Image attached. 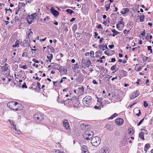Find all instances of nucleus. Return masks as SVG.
<instances>
[{
	"label": "nucleus",
	"instance_id": "obj_1",
	"mask_svg": "<svg viewBox=\"0 0 153 153\" xmlns=\"http://www.w3.org/2000/svg\"><path fill=\"white\" fill-rule=\"evenodd\" d=\"M92 144L94 146H97L101 142V139L98 136L93 137L91 140Z\"/></svg>",
	"mask_w": 153,
	"mask_h": 153
},
{
	"label": "nucleus",
	"instance_id": "obj_2",
	"mask_svg": "<svg viewBox=\"0 0 153 153\" xmlns=\"http://www.w3.org/2000/svg\"><path fill=\"white\" fill-rule=\"evenodd\" d=\"M78 97L77 98L76 97H75L74 98L68 99L67 100L69 103L73 102V106L74 107H78L79 104V102L78 100Z\"/></svg>",
	"mask_w": 153,
	"mask_h": 153
},
{
	"label": "nucleus",
	"instance_id": "obj_3",
	"mask_svg": "<svg viewBox=\"0 0 153 153\" xmlns=\"http://www.w3.org/2000/svg\"><path fill=\"white\" fill-rule=\"evenodd\" d=\"M94 135V132L91 131H86L83 135V137L86 140H90L92 138V137Z\"/></svg>",
	"mask_w": 153,
	"mask_h": 153
},
{
	"label": "nucleus",
	"instance_id": "obj_4",
	"mask_svg": "<svg viewBox=\"0 0 153 153\" xmlns=\"http://www.w3.org/2000/svg\"><path fill=\"white\" fill-rule=\"evenodd\" d=\"M33 118L36 120H39V121H42L44 119V117L43 115H42L40 113H36L33 115Z\"/></svg>",
	"mask_w": 153,
	"mask_h": 153
},
{
	"label": "nucleus",
	"instance_id": "obj_5",
	"mask_svg": "<svg viewBox=\"0 0 153 153\" xmlns=\"http://www.w3.org/2000/svg\"><path fill=\"white\" fill-rule=\"evenodd\" d=\"M51 13L56 18L57 17L59 14V12L55 10L53 7H51L50 9Z\"/></svg>",
	"mask_w": 153,
	"mask_h": 153
},
{
	"label": "nucleus",
	"instance_id": "obj_6",
	"mask_svg": "<svg viewBox=\"0 0 153 153\" xmlns=\"http://www.w3.org/2000/svg\"><path fill=\"white\" fill-rule=\"evenodd\" d=\"M140 94L139 91L138 90L132 93L130 96V100H132L137 97Z\"/></svg>",
	"mask_w": 153,
	"mask_h": 153
},
{
	"label": "nucleus",
	"instance_id": "obj_7",
	"mask_svg": "<svg viewBox=\"0 0 153 153\" xmlns=\"http://www.w3.org/2000/svg\"><path fill=\"white\" fill-rule=\"evenodd\" d=\"M56 68V69L58 70L62 74H67L68 70L65 68Z\"/></svg>",
	"mask_w": 153,
	"mask_h": 153
},
{
	"label": "nucleus",
	"instance_id": "obj_8",
	"mask_svg": "<svg viewBox=\"0 0 153 153\" xmlns=\"http://www.w3.org/2000/svg\"><path fill=\"white\" fill-rule=\"evenodd\" d=\"M123 120L122 118H119L117 119L115 121V123L117 125L121 126L123 124Z\"/></svg>",
	"mask_w": 153,
	"mask_h": 153
},
{
	"label": "nucleus",
	"instance_id": "obj_9",
	"mask_svg": "<svg viewBox=\"0 0 153 153\" xmlns=\"http://www.w3.org/2000/svg\"><path fill=\"white\" fill-rule=\"evenodd\" d=\"M63 126L66 129L69 130L70 129L69 123L67 120H64L63 122Z\"/></svg>",
	"mask_w": 153,
	"mask_h": 153
},
{
	"label": "nucleus",
	"instance_id": "obj_10",
	"mask_svg": "<svg viewBox=\"0 0 153 153\" xmlns=\"http://www.w3.org/2000/svg\"><path fill=\"white\" fill-rule=\"evenodd\" d=\"M26 20L29 25L31 24L33 22V21L32 19V18L29 15H28L27 17Z\"/></svg>",
	"mask_w": 153,
	"mask_h": 153
},
{
	"label": "nucleus",
	"instance_id": "obj_11",
	"mask_svg": "<svg viewBox=\"0 0 153 153\" xmlns=\"http://www.w3.org/2000/svg\"><path fill=\"white\" fill-rule=\"evenodd\" d=\"M130 10L129 8H124L121 11V13L123 14H125L128 13Z\"/></svg>",
	"mask_w": 153,
	"mask_h": 153
},
{
	"label": "nucleus",
	"instance_id": "obj_12",
	"mask_svg": "<svg viewBox=\"0 0 153 153\" xmlns=\"http://www.w3.org/2000/svg\"><path fill=\"white\" fill-rule=\"evenodd\" d=\"M82 103L84 105L87 107H89L90 106L89 101L88 100H83Z\"/></svg>",
	"mask_w": 153,
	"mask_h": 153
},
{
	"label": "nucleus",
	"instance_id": "obj_13",
	"mask_svg": "<svg viewBox=\"0 0 153 153\" xmlns=\"http://www.w3.org/2000/svg\"><path fill=\"white\" fill-rule=\"evenodd\" d=\"M12 129L13 131L15 133L19 134V132H20L19 131L18 129L16 128V126L15 125H13V127H12Z\"/></svg>",
	"mask_w": 153,
	"mask_h": 153
},
{
	"label": "nucleus",
	"instance_id": "obj_14",
	"mask_svg": "<svg viewBox=\"0 0 153 153\" xmlns=\"http://www.w3.org/2000/svg\"><path fill=\"white\" fill-rule=\"evenodd\" d=\"M102 153H109V149L107 147H105L101 150Z\"/></svg>",
	"mask_w": 153,
	"mask_h": 153
},
{
	"label": "nucleus",
	"instance_id": "obj_15",
	"mask_svg": "<svg viewBox=\"0 0 153 153\" xmlns=\"http://www.w3.org/2000/svg\"><path fill=\"white\" fill-rule=\"evenodd\" d=\"M19 40H17L15 42V44L14 45H12V47L13 48H18L19 47Z\"/></svg>",
	"mask_w": 153,
	"mask_h": 153
},
{
	"label": "nucleus",
	"instance_id": "obj_16",
	"mask_svg": "<svg viewBox=\"0 0 153 153\" xmlns=\"http://www.w3.org/2000/svg\"><path fill=\"white\" fill-rule=\"evenodd\" d=\"M112 77V76H110L106 75L103 78V80H104L109 81V79L111 77Z\"/></svg>",
	"mask_w": 153,
	"mask_h": 153
},
{
	"label": "nucleus",
	"instance_id": "obj_17",
	"mask_svg": "<svg viewBox=\"0 0 153 153\" xmlns=\"http://www.w3.org/2000/svg\"><path fill=\"white\" fill-rule=\"evenodd\" d=\"M139 137L142 140H144V135L143 132H140L139 134Z\"/></svg>",
	"mask_w": 153,
	"mask_h": 153
},
{
	"label": "nucleus",
	"instance_id": "obj_18",
	"mask_svg": "<svg viewBox=\"0 0 153 153\" xmlns=\"http://www.w3.org/2000/svg\"><path fill=\"white\" fill-rule=\"evenodd\" d=\"M47 48L50 50V52L51 53H54L55 50L53 47L50 45L47 46Z\"/></svg>",
	"mask_w": 153,
	"mask_h": 153
},
{
	"label": "nucleus",
	"instance_id": "obj_19",
	"mask_svg": "<svg viewBox=\"0 0 153 153\" xmlns=\"http://www.w3.org/2000/svg\"><path fill=\"white\" fill-rule=\"evenodd\" d=\"M53 57V54L50 53H48L47 56V58L49 60L50 62H51V60L52 59Z\"/></svg>",
	"mask_w": 153,
	"mask_h": 153
},
{
	"label": "nucleus",
	"instance_id": "obj_20",
	"mask_svg": "<svg viewBox=\"0 0 153 153\" xmlns=\"http://www.w3.org/2000/svg\"><path fill=\"white\" fill-rule=\"evenodd\" d=\"M81 150L83 152L88 151L87 148L86 146L85 145L82 146L81 148Z\"/></svg>",
	"mask_w": 153,
	"mask_h": 153
},
{
	"label": "nucleus",
	"instance_id": "obj_21",
	"mask_svg": "<svg viewBox=\"0 0 153 153\" xmlns=\"http://www.w3.org/2000/svg\"><path fill=\"white\" fill-rule=\"evenodd\" d=\"M12 102L10 101L8 102L7 104V106L12 109H14V108H13V107L11 106V105H12Z\"/></svg>",
	"mask_w": 153,
	"mask_h": 153
},
{
	"label": "nucleus",
	"instance_id": "obj_22",
	"mask_svg": "<svg viewBox=\"0 0 153 153\" xmlns=\"http://www.w3.org/2000/svg\"><path fill=\"white\" fill-rule=\"evenodd\" d=\"M25 6V3L24 2H19L18 5V8L20 9L22 8V6Z\"/></svg>",
	"mask_w": 153,
	"mask_h": 153
},
{
	"label": "nucleus",
	"instance_id": "obj_23",
	"mask_svg": "<svg viewBox=\"0 0 153 153\" xmlns=\"http://www.w3.org/2000/svg\"><path fill=\"white\" fill-rule=\"evenodd\" d=\"M92 99V97L91 96H87L85 97L83 99V100H90Z\"/></svg>",
	"mask_w": 153,
	"mask_h": 153
},
{
	"label": "nucleus",
	"instance_id": "obj_24",
	"mask_svg": "<svg viewBox=\"0 0 153 153\" xmlns=\"http://www.w3.org/2000/svg\"><path fill=\"white\" fill-rule=\"evenodd\" d=\"M126 72L123 70H121L120 71L121 74H122L123 75L122 76V77L123 76H126Z\"/></svg>",
	"mask_w": 153,
	"mask_h": 153
},
{
	"label": "nucleus",
	"instance_id": "obj_25",
	"mask_svg": "<svg viewBox=\"0 0 153 153\" xmlns=\"http://www.w3.org/2000/svg\"><path fill=\"white\" fill-rule=\"evenodd\" d=\"M66 11L68 13L70 14L71 15H72L73 13H74V11L70 9H67Z\"/></svg>",
	"mask_w": 153,
	"mask_h": 153
},
{
	"label": "nucleus",
	"instance_id": "obj_26",
	"mask_svg": "<svg viewBox=\"0 0 153 153\" xmlns=\"http://www.w3.org/2000/svg\"><path fill=\"white\" fill-rule=\"evenodd\" d=\"M145 16L143 14V15L141 16L140 17V21L141 22H143L144 21Z\"/></svg>",
	"mask_w": 153,
	"mask_h": 153
},
{
	"label": "nucleus",
	"instance_id": "obj_27",
	"mask_svg": "<svg viewBox=\"0 0 153 153\" xmlns=\"http://www.w3.org/2000/svg\"><path fill=\"white\" fill-rule=\"evenodd\" d=\"M118 116L117 114L116 113H115L112 116L110 117L109 118V119L112 120L114 118Z\"/></svg>",
	"mask_w": 153,
	"mask_h": 153
},
{
	"label": "nucleus",
	"instance_id": "obj_28",
	"mask_svg": "<svg viewBox=\"0 0 153 153\" xmlns=\"http://www.w3.org/2000/svg\"><path fill=\"white\" fill-rule=\"evenodd\" d=\"M91 62L90 60H88L86 62V63H85L86 65V67H89L91 64Z\"/></svg>",
	"mask_w": 153,
	"mask_h": 153
},
{
	"label": "nucleus",
	"instance_id": "obj_29",
	"mask_svg": "<svg viewBox=\"0 0 153 153\" xmlns=\"http://www.w3.org/2000/svg\"><path fill=\"white\" fill-rule=\"evenodd\" d=\"M110 125L109 124H108L105 125V127L106 128V129L107 130L111 131L112 129H111V127H110Z\"/></svg>",
	"mask_w": 153,
	"mask_h": 153
},
{
	"label": "nucleus",
	"instance_id": "obj_30",
	"mask_svg": "<svg viewBox=\"0 0 153 153\" xmlns=\"http://www.w3.org/2000/svg\"><path fill=\"white\" fill-rule=\"evenodd\" d=\"M105 7H110L111 3H109L108 1H106L105 2Z\"/></svg>",
	"mask_w": 153,
	"mask_h": 153
},
{
	"label": "nucleus",
	"instance_id": "obj_31",
	"mask_svg": "<svg viewBox=\"0 0 153 153\" xmlns=\"http://www.w3.org/2000/svg\"><path fill=\"white\" fill-rule=\"evenodd\" d=\"M41 88L36 87L35 88H34V90H35V91H36L37 92L39 93V92L41 90Z\"/></svg>",
	"mask_w": 153,
	"mask_h": 153
},
{
	"label": "nucleus",
	"instance_id": "obj_32",
	"mask_svg": "<svg viewBox=\"0 0 153 153\" xmlns=\"http://www.w3.org/2000/svg\"><path fill=\"white\" fill-rule=\"evenodd\" d=\"M150 147V145L149 143H146L145 144L144 148L148 149Z\"/></svg>",
	"mask_w": 153,
	"mask_h": 153
},
{
	"label": "nucleus",
	"instance_id": "obj_33",
	"mask_svg": "<svg viewBox=\"0 0 153 153\" xmlns=\"http://www.w3.org/2000/svg\"><path fill=\"white\" fill-rule=\"evenodd\" d=\"M35 14H32L30 16V17L32 18L33 21L34 19L36 18V16H35Z\"/></svg>",
	"mask_w": 153,
	"mask_h": 153
},
{
	"label": "nucleus",
	"instance_id": "obj_34",
	"mask_svg": "<svg viewBox=\"0 0 153 153\" xmlns=\"http://www.w3.org/2000/svg\"><path fill=\"white\" fill-rule=\"evenodd\" d=\"M144 118L143 119L141 120L137 124V126H140L142 123L143 122V121L144 120Z\"/></svg>",
	"mask_w": 153,
	"mask_h": 153
},
{
	"label": "nucleus",
	"instance_id": "obj_35",
	"mask_svg": "<svg viewBox=\"0 0 153 153\" xmlns=\"http://www.w3.org/2000/svg\"><path fill=\"white\" fill-rule=\"evenodd\" d=\"M2 69L3 68V69H2V71L4 73H5L8 70V68H1Z\"/></svg>",
	"mask_w": 153,
	"mask_h": 153
},
{
	"label": "nucleus",
	"instance_id": "obj_36",
	"mask_svg": "<svg viewBox=\"0 0 153 153\" xmlns=\"http://www.w3.org/2000/svg\"><path fill=\"white\" fill-rule=\"evenodd\" d=\"M148 50L150 51V53H152V47L151 46H148L147 47Z\"/></svg>",
	"mask_w": 153,
	"mask_h": 153
},
{
	"label": "nucleus",
	"instance_id": "obj_37",
	"mask_svg": "<svg viewBox=\"0 0 153 153\" xmlns=\"http://www.w3.org/2000/svg\"><path fill=\"white\" fill-rule=\"evenodd\" d=\"M22 88H27V87L26 85L25 82H24V84L22 85Z\"/></svg>",
	"mask_w": 153,
	"mask_h": 153
},
{
	"label": "nucleus",
	"instance_id": "obj_38",
	"mask_svg": "<svg viewBox=\"0 0 153 153\" xmlns=\"http://www.w3.org/2000/svg\"><path fill=\"white\" fill-rule=\"evenodd\" d=\"M143 104L144 107H146L147 106H148V104L147 102L146 101H143Z\"/></svg>",
	"mask_w": 153,
	"mask_h": 153
},
{
	"label": "nucleus",
	"instance_id": "obj_39",
	"mask_svg": "<svg viewBox=\"0 0 153 153\" xmlns=\"http://www.w3.org/2000/svg\"><path fill=\"white\" fill-rule=\"evenodd\" d=\"M103 102L105 104H107L110 103V102L108 101V100H103Z\"/></svg>",
	"mask_w": 153,
	"mask_h": 153
},
{
	"label": "nucleus",
	"instance_id": "obj_40",
	"mask_svg": "<svg viewBox=\"0 0 153 153\" xmlns=\"http://www.w3.org/2000/svg\"><path fill=\"white\" fill-rule=\"evenodd\" d=\"M94 108L96 109H98L100 110L101 109V107L99 106H97V105H95L94 107Z\"/></svg>",
	"mask_w": 153,
	"mask_h": 153
},
{
	"label": "nucleus",
	"instance_id": "obj_41",
	"mask_svg": "<svg viewBox=\"0 0 153 153\" xmlns=\"http://www.w3.org/2000/svg\"><path fill=\"white\" fill-rule=\"evenodd\" d=\"M78 89H79V90H81V91H82V92H84V90H85L84 88V87H82L80 88H79Z\"/></svg>",
	"mask_w": 153,
	"mask_h": 153
},
{
	"label": "nucleus",
	"instance_id": "obj_42",
	"mask_svg": "<svg viewBox=\"0 0 153 153\" xmlns=\"http://www.w3.org/2000/svg\"><path fill=\"white\" fill-rule=\"evenodd\" d=\"M66 79V77H63V78L60 80V81L59 82L60 83H62L63 81H64L65 80V79Z\"/></svg>",
	"mask_w": 153,
	"mask_h": 153
},
{
	"label": "nucleus",
	"instance_id": "obj_43",
	"mask_svg": "<svg viewBox=\"0 0 153 153\" xmlns=\"http://www.w3.org/2000/svg\"><path fill=\"white\" fill-rule=\"evenodd\" d=\"M143 130V134H148V132H147V131L145 130V129H141V130Z\"/></svg>",
	"mask_w": 153,
	"mask_h": 153
},
{
	"label": "nucleus",
	"instance_id": "obj_44",
	"mask_svg": "<svg viewBox=\"0 0 153 153\" xmlns=\"http://www.w3.org/2000/svg\"><path fill=\"white\" fill-rule=\"evenodd\" d=\"M114 134L116 136H119L120 134L119 132L117 131H115Z\"/></svg>",
	"mask_w": 153,
	"mask_h": 153
},
{
	"label": "nucleus",
	"instance_id": "obj_45",
	"mask_svg": "<svg viewBox=\"0 0 153 153\" xmlns=\"http://www.w3.org/2000/svg\"><path fill=\"white\" fill-rule=\"evenodd\" d=\"M97 98L98 99L97 102H99L100 103V105L102 106V107H103V105L102 101L100 102L98 100V98L97 97Z\"/></svg>",
	"mask_w": 153,
	"mask_h": 153
},
{
	"label": "nucleus",
	"instance_id": "obj_46",
	"mask_svg": "<svg viewBox=\"0 0 153 153\" xmlns=\"http://www.w3.org/2000/svg\"><path fill=\"white\" fill-rule=\"evenodd\" d=\"M12 102L13 105L16 106L18 104V103L17 102H15L13 101Z\"/></svg>",
	"mask_w": 153,
	"mask_h": 153
},
{
	"label": "nucleus",
	"instance_id": "obj_47",
	"mask_svg": "<svg viewBox=\"0 0 153 153\" xmlns=\"http://www.w3.org/2000/svg\"><path fill=\"white\" fill-rule=\"evenodd\" d=\"M4 75L5 76L7 77L10 76V74L8 72L7 73H5L4 74Z\"/></svg>",
	"mask_w": 153,
	"mask_h": 153
},
{
	"label": "nucleus",
	"instance_id": "obj_48",
	"mask_svg": "<svg viewBox=\"0 0 153 153\" xmlns=\"http://www.w3.org/2000/svg\"><path fill=\"white\" fill-rule=\"evenodd\" d=\"M57 82H58V81H56V82L53 81V86H56V87L57 86V85L56 84V83Z\"/></svg>",
	"mask_w": 153,
	"mask_h": 153
},
{
	"label": "nucleus",
	"instance_id": "obj_49",
	"mask_svg": "<svg viewBox=\"0 0 153 153\" xmlns=\"http://www.w3.org/2000/svg\"><path fill=\"white\" fill-rule=\"evenodd\" d=\"M116 59L114 58H113L111 59V61H109V62H114L115 61Z\"/></svg>",
	"mask_w": 153,
	"mask_h": 153
},
{
	"label": "nucleus",
	"instance_id": "obj_50",
	"mask_svg": "<svg viewBox=\"0 0 153 153\" xmlns=\"http://www.w3.org/2000/svg\"><path fill=\"white\" fill-rule=\"evenodd\" d=\"M92 82L93 84H96V85H98V83L95 80H93L92 81Z\"/></svg>",
	"mask_w": 153,
	"mask_h": 153
},
{
	"label": "nucleus",
	"instance_id": "obj_51",
	"mask_svg": "<svg viewBox=\"0 0 153 153\" xmlns=\"http://www.w3.org/2000/svg\"><path fill=\"white\" fill-rule=\"evenodd\" d=\"M33 61L36 63H38L39 62V61L38 60H36L35 59H33Z\"/></svg>",
	"mask_w": 153,
	"mask_h": 153
},
{
	"label": "nucleus",
	"instance_id": "obj_52",
	"mask_svg": "<svg viewBox=\"0 0 153 153\" xmlns=\"http://www.w3.org/2000/svg\"><path fill=\"white\" fill-rule=\"evenodd\" d=\"M109 48L110 49H112L114 47V45H110L108 46Z\"/></svg>",
	"mask_w": 153,
	"mask_h": 153
},
{
	"label": "nucleus",
	"instance_id": "obj_53",
	"mask_svg": "<svg viewBox=\"0 0 153 153\" xmlns=\"http://www.w3.org/2000/svg\"><path fill=\"white\" fill-rule=\"evenodd\" d=\"M24 73V71L21 70L19 72V74L21 75L22 74H23Z\"/></svg>",
	"mask_w": 153,
	"mask_h": 153
},
{
	"label": "nucleus",
	"instance_id": "obj_54",
	"mask_svg": "<svg viewBox=\"0 0 153 153\" xmlns=\"http://www.w3.org/2000/svg\"><path fill=\"white\" fill-rule=\"evenodd\" d=\"M90 53V54L91 55H91H93V56H92L91 57H94V52L93 51H91L90 52V53Z\"/></svg>",
	"mask_w": 153,
	"mask_h": 153
},
{
	"label": "nucleus",
	"instance_id": "obj_55",
	"mask_svg": "<svg viewBox=\"0 0 153 153\" xmlns=\"http://www.w3.org/2000/svg\"><path fill=\"white\" fill-rule=\"evenodd\" d=\"M53 23L54 24L56 25H58V23L55 20H54L53 21Z\"/></svg>",
	"mask_w": 153,
	"mask_h": 153
},
{
	"label": "nucleus",
	"instance_id": "obj_56",
	"mask_svg": "<svg viewBox=\"0 0 153 153\" xmlns=\"http://www.w3.org/2000/svg\"><path fill=\"white\" fill-rule=\"evenodd\" d=\"M97 28L98 29L102 28V29H103L101 27V25L100 24L98 25L97 26Z\"/></svg>",
	"mask_w": 153,
	"mask_h": 153
},
{
	"label": "nucleus",
	"instance_id": "obj_57",
	"mask_svg": "<svg viewBox=\"0 0 153 153\" xmlns=\"http://www.w3.org/2000/svg\"><path fill=\"white\" fill-rule=\"evenodd\" d=\"M119 24H122L123 25H124V23L123 22H122L121 21H119L118 23Z\"/></svg>",
	"mask_w": 153,
	"mask_h": 153
},
{
	"label": "nucleus",
	"instance_id": "obj_58",
	"mask_svg": "<svg viewBox=\"0 0 153 153\" xmlns=\"http://www.w3.org/2000/svg\"><path fill=\"white\" fill-rule=\"evenodd\" d=\"M102 47L103 48H105V49H108V48L107 47L106 45H104V44H102Z\"/></svg>",
	"mask_w": 153,
	"mask_h": 153
},
{
	"label": "nucleus",
	"instance_id": "obj_59",
	"mask_svg": "<svg viewBox=\"0 0 153 153\" xmlns=\"http://www.w3.org/2000/svg\"><path fill=\"white\" fill-rule=\"evenodd\" d=\"M135 70L136 71H138L141 70V68H135Z\"/></svg>",
	"mask_w": 153,
	"mask_h": 153
},
{
	"label": "nucleus",
	"instance_id": "obj_60",
	"mask_svg": "<svg viewBox=\"0 0 153 153\" xmlns=\"http://www.w3.org/2000/svg\"><path fill=\"white\" fill-rule=\"evenodd\" d=\"M9 122H10V124L11 125H13H13H14L12 120H9Z\"/></svg>",
	"mask_w": 153,
	"mask_h": 153
},
{
	"label": "nucleus",
	"instance_id": "obj_61",
	"mask_svg": "<svg viewBox=\"0 0 153 153\" xmlns=\"http://www.w3.org/2000/svg\"><path fill=\"white\" fill-rule=\"evenodd\" d=\"M104 53L108 55V56H109L110 55V54H109V53H108V51H105L104 52Z\"/></svg>",
	"mask_w": 153,
	"mask_h": 153
},
{
	"label": "nucleus",
	"instance_id": "obj_62",
	"mask_svg": "<svg viewBox=\"0 0 153 153\" xmlns=\"http://www.w3.org/2000/svg\"><path fill=\"white\" fill-rule=\"evenodd\" d=\"M140 81V79H137V81L136 82V83L138 85H139V82Z\"/></svg>",
	"mask_w": 153,
	"mask_h": 153
},
{
	"label": "nucleus",
	"instance_id": "obj_63",
	"mask_svg": "<svg viewBox=\"0 0 153 153\" xmlns=\"http://www.w3.org/2000/svg\"><path fill=\"white\" fill-rule=\"evenodd\" d=\"M76 19L74 18H72L70 20L71 22H72L75 20Z\"/></svg>",
	"mask_w": 153,
	"mask_h": 153
},
{
	"label": "nucleus",
	"instance_id": "obj_64",
	"mask_svg": "<svg viewBox=\"0 0 153 153\" xmlns=\"http://www.w3.org/2000/svg\"><path fill=\"white\" fill-rule=\"evenodd\" d=\"M94 34H95L94 38H96L97 37V36L98 35V33L96 32H95Z\"/></svg>",
	"mask_w": 153,
	"mask_h": 153
}]
</instances>
